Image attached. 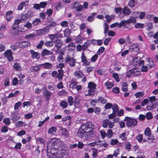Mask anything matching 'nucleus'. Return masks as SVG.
<instances>
[{
    "mask_svg": "<svg viewBox=\"0 0 158 158\" xmlns=\"http://www.w3.org/2000/svg\"><path fill=\"white\" fill-rule=\"evenodd\" d=\"M47 147L48 156H50L51 154L54 158H67L68 156L69 151L66 147L56 148L52 146L48 147L47 146Z\"/></svg>",
    "mask_w": 158,
    "mask_h": 158,
    "instance_id": "nucleus-1",
    "label": "nucleus"
},
{
    "mask_svg": "<svg viewBox=\"0 0 158 158\" xmlns=\"http://www.w3.org/2000/svg\"><path fill=\"white\" fill-rule=\"evenodd\" d=\"M94 125L91 122L83 123L78 130L77 135L81 138L85 137L86 138L90 139L94 136Z\"/></svg>",
    "mask_w": 158,
    "mask_h": 158,
    "instance_id": "nucleus-2",
    "label": "nucleus"
},
{
    "mask_svg": "<svg viewBox=\"0 0 158 158\" xmlns=\"http://www.w3.org/2000/svg\"><path fill=\"white\" fill-rule=\"evenodd\" d=\"M124 121L126 122V126L128 127H135L138 123V121L136 119L128 117H126Z\"/></svg>",
    "mask_w": 158,
    "mask_h": 158,
    "instance_id": "nucleus-3",
    "label": "nucleus"
},
{
    "mask_svg": "<svg viewBox=\"0 0 158 158\" xmlns=\"http://www.w3.org/2000/svg\"><path fill=\"white\" fill-rule=\"evenodd\" d=\"M58 73L56 71H53L52 73V76L55 78H57L59 81L62 80L63 75L64 71L62 69H60L58 70Z\"/></svg>",
    "mask_w": 158,
    "mask_h": 158,
    "instance_id": "nucleus-4",
    "label": "nucleus"
},
{
    "mask_svg": "<svg viewBox=\"0 0 158 158\" xmlns=\"http://www.w3.org/2000/svg\"><path fill=\"white\" fill-rule=\"evenodd\" d=\"M42 91L46 100L48 101L50 99L51 96L52 94V93L45 87H44L42 89Z\"/></svg>",
    "mask_w": 158,
    "mask_h": 158,
    "instance_id": "nucleus-5",
    "label": "nucleus"
},
{
    "mask_svg": "<svg viewBox=\"0 0 158 158\" xmlns=\"http://www.w3.org/2000/svg\"><path fill=\"white\" fill-rule=\"evenodd\" d=\"M60 140L57 139L55 138H53L51 139V141L48 143L47 146L48 147L50 146L55 147V146L58 145L59 144Z\"/></svg>",
    "mask_w": 158,
    "mask_h": 158,
    "instance_id": "nucleus-6",
    "label": "nucleus"
},
{
    "mask_svg": "<svg viewBox=\"0 0 158 158\" xmlns=\"http://www.w3.org/2000/svg\"><path fill=\"white\" fill-rule=\"evenodd\" d=\"M18 46L22 48H26L30 46L31 44L29 41H19L18 42Z\"/></svg>",
    "mask_w": 158,
    "mask_h": 158,
    "instance_id": "nucleus-7",
    "label": "nucleus"
},
{
    "mask_svg": "<svg viewBox=\"0 0 158 158\" xmlns=\"http://www.w3.org/2000/svg\"><path fill=\"white\" fill-rule=\"evenodd\" d=\"M5 56L10 62L13 61L12 52L10 50L6 51L4 53Z\"/></svg>",
    "mask_w": 158,
    "mask_h": 158,
    "instance_id": "nucleus-8",
    "label": "nucleus"
},
{
    "mask_svg": "<svg viewBox=\"0 0 158 158\" xmlns=\"http://www.w3.org/2000/svg\"><path fill=\"white\" fill-rule=\"evenodd\" d=\"M48 31V27H46L43 29L37 30L36 33L38 35H41L45 34Z\"/></svg>",
    "mask_w": 158,
    "mask_h": 158,
    "instance_id": "nucleus-9",
    "label": "nucleus"
},
{
    "mask_svg": "<svg viewBox=\"0 0 158 158\" xmlns=\"http://www.w3.org/2000/svg\"><path fill=\"white\" fill-rule=\"evenodd\" d=\"M5 16L6 19L7 21H11L13 17V12L10 10L7 11L6 13Z\"/></svg>",
    "mask_w": 158,
    "mask_h": 158,
    "instance_id": "nucleus-10",
    "label": "nucleus"
},
{
    "mask_svg": "<svg viewBox=\"0 0 158 158\" xmlns=\"http://www.w3.org/2000/svg\"><path fill=\"white\" fill-rule=\"evenodd\" d=\"M130 75H133L135 76L138 75L140 73V72L138 70L136 69H133L130 70L128 72Z\"/></svg>",
    "mask_w": 158,
    "mask_h": 158,
    "instance_id": "nucleus-11",
    "label": "nucleus"
},
{
    "mask_svg": "<svg viewBox=\"0 0 158 158\" xmlns=\"http://www.w3.org/2000/svg\"><path fill=\"white\" fill-rule=\"evenodd\" d=\"M59 128L61 129V132L62 135H64L65 137H69V131L66 129L63 128L61 126L59 127Z\"/></svg>",
    "mask_w": 158,
    "mask_h": 158,
    "instance_id": "nucleus-12",
    "label": "nucleus"
},
{
    "mask_svg": "<svg viewBox=\"0 0 158 158\" xmlns=\"http://www.w3.org/2000/svg\"><path fill=\"white\" fill-rule=\"evenodd\" d=\"M30 52L33 58H35L37 60L40 58V55L38 52H35L33 50H30Z\"/></svg>",
    "mask_w": 158,
    "mask_h": 158,
    "instance_id": "nucleus-13",
    "label": "nucleus"
},
{
    "mask_svg": "<svg viewBox=\"0 0 158 158\" xmlns=\"http://www.w3.org/2000/svg\"><path fill=\"white\" fill-rule=\"evenodd\" d=\"M52 54V52L50 51H49L45 49L43 50L42 51L41 54V56L42 57H44L45 56L51 55Z\"/></svg>",
    "mask_w": 158,
    "mask_h": 158,
    "instance_id": "nucleus-14",
    "label": "nucleus"
},
{
    "mask_svg": "<svg viewBox=\"0 0 158 158\" xmlns=\"http://www.w3.org/2000/svg\"><path fill=\"white\" fill-rule=\"evenodd\" d=\"M122 13L124 15H128L131 14V11L127 7L125 6L122 9Z\"/></svg>",
    "mask_w": 158,
    "mask_h": 158,
    "instance_id": "nucleus-15",
    "label": "nucleus"
},
{
    "mask_svg": "<svg viewBox=\"0 0 158 158\" xmlns=\"http://www.w3.org/2000/svg\"><path fill=\"white\" fill-rule=\"evenodd\" d=\"M54 8L57 11H59L63 7L61 2L58 1L56 2L54 5Z\"/></svg>",
    "mask_w": 158,
    "mask_h": 158,
    "instance_id": "nucleus-16",
    "label": "nucleus"
},
{
    "mask_svg": "<svg viewBox=\"0 0 158 158\" xmlns=\"http://www.w3.org/2000/svg\"><path fill=\"white\" fill-rule=\"evenodd\" d=\"M20 118V116L19 114L17 112L14 113L12 115L11 119L13 121H16L19 120Z\"/></svg>",
    "mask_w": 158,
    "mask_h": 158,
    "instance_id": "nucleus-17",
    "label": "nucleus"
},
{
    "mask_svg": "<svg viewBox=\"0 0 158 158\" xmlns=\"http://www.w3.org/2000/svg\"><path fill=\"white\" fill-rule=\"evenodd\" d=\"M49 36L52 42H56L58 40V35L57 34H50Z\"/></svg>",
    "mask_w": 158,
    "mask_h": 158,
    "instance_id": "nucleus-18",
    "label": "nucleus"
},
{
    "mask_svg": "<svg viewBox=\"0 0 158 158\" xmlns=\"http://www.w3.org/2000/svg\"><path fill=\"white\" fill-rule=\"evenodd\" d=\"M29 2L28 1H26V2H22L19 5L18 9L19 10H21L23 8L24 6H26L27 5Z\"/></svg>",
    "mask_w": 158,
    "mask_h": 158,
    "instance_id": "nucleus-19",
    "label": "nucleus"
},
{
    "mask_svg": "<svg viewBox=\"0 0 158 158\" xmlns=\"http://www.w3.org/2000/svg\"><path fill=\"white\" fill-rule=\"evenodd\" d=\"M41 64H39L35 66H32L30 69V71L32 72H38L40 69Z\"/></svg>",
    "mask_w": 158,
    "mask_h": 158,
    "instance_id": "nucleus-20",
    "label": "nucleus"
},
{
    "mask_svg": "<svg viewBox=\"0 0 158 158\" xmlns=\"http://www.w3.org/2000/svg\"><path fill=\"white\" fill-rule=\"evenodd\" d=\"M57 129L56 127H52L48 131V133L51 135H54L56 134Z\"/></svg>",
    "mask_w": 158,
    "mask_h": 158,
    "instance_id": "nucleus-21",
    "label": "nucleus"
},
{
    "mask_svg": "<svg viewBox=\"0 0 158 158\" xmlns=\"http://www.w3.org/2000/svg\"><path fill=\"white\" fill-rule=\"evenodd\" d=\"M40 64L41 67L43 66L45 69H50L52 67V64L49 62H45Z\"/></svg>",
    "mask_w": 158,
    "mask_h": 158,
    "instance_id": "nucleus-22",
    "label": "nucleus"
},
{
    "mask_svg": "<svg viewBox=\"0 0 158 158\" xmlns=\"http://www.w3.org/2000/svg\"><path fill=\"white\" fill-rule=\"evenodd\" d=\"M31 11H28L27 13H26L24 14L23 16H22V19L24 20V18L23 17H25V18H29L32 16L31 15Z\"/></svg>",
    "mask_w": 158,
    "mask_h": 158,
    "instance_id": "nucleus-23",
    "label": "nucleus"
},
{
    "mask_svg": "<svg viewBox=\"0 0 158 158\" xmlns=\"http://www.w3.org/2000/svg\"><path fill=\"white\" fill-rule=\"evenodd\" d=\"M13 67L17 71H21L22 70V68L19 64L17 62L14 63Z\"/></svg>",
    "mask_w": 158,
    "mask_h": 158,
    "instance_id": "nucleus-24",
    "label": "nucleus"
},
{
    "mask_svg": "<svg viewBox=\"0 0 158 158\" xmlns=\"http://www.w3.org/2000/svg\"><path fill=\"white\" fill-rule=\"evenodd\" d=\"M136 21V19L135 17H131L129 19L126 20V23L127 24H129L131 23H135Z\"/></svg>",
    "mask_w": 158,
    "mask_h": 158,
    "instance_id": "nucleus-25",
    "label": "nucleus"
},
{
    "mask_svg": "<svg viewBox=\"0 0 158 158\" xmlns=\"http://www.w3.org/2000/svg\"><path fill=\"white\" fill-rule=\"evenodd\" d=\"M112 109L113 110V112L115 114H117L119 110V108L118 106L115 104H114L112 106Z\"/></svg>",
    "mask_w": 158,
    "mask_h": 158,
    "instance_id": "nucleus-26",
    "label": "nucleus"
},
{
    "mask_svg": "<svg viewBox=\"0 0 158 158\" xmlns=\"http://www.w3.org/2000/svg\"><path fill=\"white\" fill-rule=\"evenodd\" d=\"M64 35L65 37H67L66 42L68 43L69 42V29H66L64 31Z\"/></svg>",
    "mask_w": 158,
    "mask_h": 158,
    "instance_id": "nucleus-27",
    "label": "nucleus"
},
{
    "mask_svg": "<svg viewBox=\"0 0 158 158\" xmlns=\"http://www.w3.org/2000/svg\"><path fill=\"white\" fill-rule=\"evenodd\" d=\"M114 16L113 15H106L105 16V18L106 19V21L108 23H110L111 20L114 19Z\"/></svg>",
    "mask_w": 158,
    "mask_h": 158,
    "instance_id": "nucleus-28",
    "label": "nucleus"
},
{
    "mask_svg": "<svg viewBox=\"0 0 158 158\" xmlns=\"http://www.w3.org/2000/svg\"><path fill=\"white\" fill-rule=\"evenodd\" d=\"M98 103L100 102L102 104H105L107 102V100L101 96L98 97Z\"/></svg>",
    "mask_w": 158,
    "mask_h": 158,
    "instance_id": "nucleus-29",
    "label": "nucleus"
},
{
    "mask_svg": "<svg viewBox=\"0 0 158 158\" xmlns=\"http://www.w3.org/2000/svg\"><path fill=\"white\" fill-rule=\"evenodd\" d=\"M36 35L34 33H31L26 35L25 36V38L27 40L31 39H34L36 36Z\"/></svg>",
    "mask_w": 158,
    "mask_h": 158,
    "instance_id": "nucleus-30",
    "label": "nucleus"
},
{
    "mask_svg": "<svg viewBox=\"0 0 158 158\" xmlns=\"http://www.w3.org/2000/svg\"><path fill=\"white\" fill-rule=\"evenodd\" d=\"M128 84L126 82H123L122 85V89L123 91L125 92H127L128 90L127 86Z\"/></svg>",
    "mask_w": 158,
    "mask_h": 158,
    "instance_id": "nucleus-31",
    "label": "nucleus"
},
{
    "mask_svg": "<svg viewBox=\"0 0 158 158\" xmlns=\"http://www.w3.org/2000/svg\"><path fill=\"white\" fill-rule=\"evenodd\" d=\"M130 48L134 50L135 51H137L139 50L138 44H137L132 45L131 47Z\"/></svg>",
    "mask_w": 158,
    "mask_h": 158,
    "instance_id": "nucleus-32",
    "label": "nucleus"
},
{
    "mask_svg": "<svg viewBox=\"0 0 158 158\" xmlns=\"http://www.w3.org/2000/svg\"><path fill=\"white\" fill-rule=\"evenodd\" d=\"M77 83L74 81H71L70 84V88L72 89H76Z\"/></svg>",
    "mask_w": 158,
    "mask_h": 158,
    "instance_id": "nucleus-33",
    "label": "nucleus"
},
{
    "mask_svg": "<svg viewBox=\"0 0 158 158\" xmlns=\"http://www.w3.org/2000/svg\"><path fill=\"white\" fill-rule=\"evenodd\" d=\"M83 40V38L78 35L75 39V40L77 43H81L82 42Z\"/></svg>",
    "mask_w": 158,
    "mask_h": 158,
    "instance_id": "nucleus-34",
    "label": "nucleus"
},
{
    "mask_svg": "<svg viewBox=\"0 0 158 158\" xmlns=\"http://www.w3.org/2000/svg\"><path fill=\"white\" fill-rule=\"evenodd\" d=\"M96 86V84L92 82H89L88 84V87L89 89H95Z\"/></svg>",
    "mask_w": 158,
    "mask_h": 158,
    "instance_id": "nucleus-35",
    "label": "nucleus"
},
{
    "mask_svg": "<svg viewBox=\"0 0 158 158\" xmlns=\"http://www.w3.org/2000/svg\"><path fill=\"white\" fill-rule=\"evenodd\" d=\"M76 60L74 58H70V66L73 67L75 66Z\"/></svg>",
    "mask_w": 158,
    "mask_h": 158,
    "instance_id": "nucleus-36",
    "label": "nucleus"
},
{
    "mask_svg": "<svg viewBox=\"0 0 158 158\" xmlns=\"http://www.w3.org/2000/svg\"><path fill=\"white\" fill-rule=\"evenodd\" d=\"M100 143V141L98 140V141H95L88 144V145L91 147H94L97 145L98 146L99 145V143Z\"/></svg>",
    "mask_w": 158,
    "mask_h": 158,
    "instance_id": "nucleus-37",
    "label": "nucleus"
},
{
    "mask_svg": "<svg viewBox=\"0 0 158 158\" xmlns=\"http://www.w3.org/2000/svg\"><path fill=\"white\" fill-rule=\"evenodd\" d=\"M3 122L7 126L9 125L10 124V119L9 118H4Z\"/></svg>",
    "mask_w": 158,
    "mask_h": 158,
    "instance_id": "nucleus-38",
    "label": "nucleus"
},
{
    "mask_svg": "<svg viewBox=\"0 0 158 158\" xmlns=\"http://www.w3.org/2000/svg\"><path fill=\"white\" fill-rule=\"evenodd\" d=\"M75 76L77 77L78 78H80L82 77L84 75L83 73L80 71H76L75 73Z\"/></svg>",
    "mask_w": 158,
    "mask_h": 158,
    "instance_id": "nucleus-39",
    "label": "nucleus"
},
{
    "mask_svg": "<svg viewBox=\"0 0 158 158\" xmlns=\"http://www.w3.org/2000/svg\"><path fill=\"white\" fill-rule=\"evenodd\" d=\"M64 53L63 52H61L59 54L57 57V60L60 62H62L63 60V55Z\"/></svg>",
    "mask_w": 158,
    "mask_h": 158,
    "instance_id": "nucleus-40",
    "label": "nucleus"
},
{
    "mask_svg": "<svg viewBox=\"0 0 158 158\" xmlns=\"http://www.w3.org/2000/svg\"><path fill=\"white\" fill-rule=\"evenodd\" d=\"M92 149L93 150V157L94 158H96L98 154L97 150L95 148H92Z\"/></svg>",
    "mask_w": 158,
    "mask_h": 158,
    "instance_id": "nucleus-41",
    "label": "nucleus"
},
{
    "mask_svg": "<svg viewBox=\"0 0 158 158\" xmlns=\"http://www.w3.org/2000/svg\"><path fill=\"white\" fill-rule=\"evenodd\" d=\"M127 24L126 23V20H122V21L120 22V23H118V28H121L122 27H124L126 25V24Z\"/></svg>",
    "mask_w": 158,
    "mask_h": 158,
    "instance_id": "nucleus-42",
    "label": "nucleus"
},
{
    "mask_svg": "<svg viewBox=\"0 0 158 158\" xmlns=\"http://www.w3.org/2000/svg\"><path fill=\"white\" fill-rule=\"evenodd\" d=\"M41 20L40 19L37 18L35 19L32 22V24L34 26L37 25L40 22Z\"/></svg>",
    "mask_w": 158,
    "mask_h": 158,
    "instance_id": "nucleus-43",
    "label": "nucleus"
},
{
    "mask_svg": "<svg viewBox=\"0 0 158 158\" xmlns=\"http://www.w3.org/2000/svg\"><path fill=\"white\" fill-rule=\"evenodd\" d=\"M81 58L82 62H84L85 64H87L88 61L86 60V57L85 55L84 52L82 53Z\"/></svg>",
    "mask_w": 158,
    "mask_h": 158,
    "instance_id": "nucleus-44",
    "label": "nucleus"
},
{
    "mask_svg": "<svg viewBox=\"0 0 158 158\" xmlns=\"http://www.w3.org/2000/svg\"><path fill=\"white\" fill-rule=\"evenodd\" d=\"M109 121V120L108 119L104 120L102 123L103 127H106L108 125Z\"/></svg>",
    "mask_w": 158,
    "mask_h": 158,
    "instance_id": "nucleus-45",
    "label": "nucleus"
},
{
    "mask_svg": "<svg viewBox=\"0 0 158 158\" xmlns=\"http://www.w3.org/2000/svg\"><path fill=\"white\" fill-rule=\"evenodd\" d=\"M145 117L148 120L152 119L153 118L152 113L151 112L147 113L145 115Z\"/></svg>",
    "mask_w": 158,
    "mask_h": 158,
    "instance_id": "nucleus-46",
    "label": "nucleus"
},
{
    "mask_svg": "<svg viewBox=\"0 0 158 158\" xmlns=\"http://www.w3.org/2000/svg\"><path fill=\"white\" fill-rule=\"evenodd\" d=\"M44 44V41L43 40L40 41L39 43L36 45V48L37 49L41 48Z\"/></svg>",
    "mask_w": 158,
    "mask_h": 158,
    "instance_id": "nucleus-47",
    "label": "nucleus"
},
{
    "mask_svg": "<svg viewBox=\"0 0 158 158\" xmlns=\"http://www.w3.org/2000/svg\"><path fill=\"white\" fill-rule=\"evenodd\" d=\"M56 42L55 46L58 49L60 48L63 44V43L60 40H57Z\"/></svg>",
    "mask_w": 158,
    "mask_h": 158,
    "instance_id": "nucleus-48",
    "label": "nucleus"
},
{
    "mask_svg": "<svg viewBox=\"0 0 158 158\" xmlns=\"http://www.w3.org/2000/svg\"><path fill=\"white\" fill-rule=\"evenodd\" d=\"M151 131L149 127L147 128L145 131L144 134L147 136H149L151 135Z\"/></svg>",
    "mask_w": 158,
    "mask_h": 158,
    "instance_id": "nucleus-49",
    "label": "nucleus"
},
{
    "mask_svg": "<svg viewBox=\"0 0 158 158\" xmlns=\"http://www.w3.org/2000/svg\"><path fill=\"white\" fill-rule=\"evenodd\" d=\"M22 103L21 102L19 101L15 104L14 106V108L15 110H16L18 109L19 107L20 106Z\"/></svg>",
    "mask_w": 158,
    "mask_h": 158,
    "instance_id": "nucleus-50",
    "label": "nucleus"
},
{
    "mask_svg": "<svg viewBox=\"0 0 158 158\" xmlns=\"http://www.w3.org/2000/svg\"><path fill=\"white\" fill-rule=\"evenodd\" d=\"M60 105L63 108H66L68 106V104L65 101H62L60 103Z\"/></svg>",
    "mask_w": 158,
    "mask_h": 158,
    "instance_id": "nucleus-51",
    "label": "nucleus"
},
{
    "mask_svg": "<svg viewBox=\"0 0 158 158\" xmlns=\"http://www.w3.org/2000/svg\"><path fill=\"white\" fill-rule=\"evenodd\" d=\"M113 77L115 80L116 81L118 82L119 81V79L117 73H114L113 74Z\"/></svg>",
    "mask_w": 158,
    "mask_h": 158,
    "instance_id": "nucleus-52",
    "label": "nucleus"
},
{
    "mask_svg": "<svg viewBox=\"0 0 158 158\" xmlns=\"http://www.w3.org/2000/svg\"><path fill=\"white\" fill-rule=\"evenodd\" d=\"M53 13V10L51 9H48L46 12V14L48 16H50L52 15Z\"/></svg>",
    "mask_w": 158,
    "mask_h": 158,
    "instance_id": "nucleus-53",
    "label": "nucleus"
},
{
    "mask_svg": "<svg viewBox=\"0 0 158 158\" xmlns=\"http://www.w3.org/2000/svg\"><path fill=\"white\" fill-rule=\"evenodd\" d=\"M36 140L38 142H40V143L44 144L45 143V140L44 139H43L41 138H38L36 139Z\"/></svg>",
    "mask_w": 158,
    "mask_h": 158,
    "instance_id": "nucleus-54",
    "label": "nucleus"
},
{
    "mask_svg": "<svg viewBox=\"0 0 158 158\" xmlns=\"http://www.w3.org/2000/svg\"><path fill=\"white\" fill-rule=\"evenodd\" d=\"M104 33L106 34L109 30V26L106 23H105L104 24Z\"/></svg>",
    "mask_w": 158,
    "mask_h": 158,
    "instance_id": "nucleus-55",
    "label": "nucleus"
},
{
    "mask_svg": "<svg viewBox=\"0 0 158 158\" xmlns=\"http://www.w3.org/2000/svg\"><path fill=\"white\" fill-rule=\"evenodd\" d=\"M32 105V103L31 102L27 101L23 102V107L24 108L26 106H30Z\"/></svg>",
    "mask_w": 158,
    "mask_h": 158,
    "instance_id": "nucleus-56",
    "label": "nucleus"
},
{
    "mask_svg": "<svg viewBox=\"0 0 158 158\" xmlns=\"http://www.w3.org/2000/svg\"><path fill=\"white\" fill-rule=\"evenodd\" d=\"M18 83V81L17 78L15 77L13 79L12 84L14 86L16 85Z\"/></svg>",
    "mask_w": 158,
    "mask_h": 158,
    "instance_id": "nucleus-57",
    "label": "nucleus"
},
{
    "mask_svg": "<svg viewBox=\"0 0 158 158\" xmlns=\"http://www.w3.org/2000/svg\"><path fill=\"white\" fill-rule=\"evenodd\" d=\"M135 0H131L129 2L128 6L131 7H133L135 6Z\"/></svg>",
    "mask_w": 158,
    "mask_h": 158,
    "instance_id": "nucleus-58",
    "label": "nucleus"
},
{
    "mask_svg": "<svg viewBox=\"0 0 158 158\" xmlns=\"http://www.w3.org/2000/svg\"><path fill=\"white\" fill-rule=\"evenodd\" d=\"M26 134V131L24 130H21L19 131L17 134L18 136H20Z\"/></svg>",
    "mask_w": 158,
    "mask_h": 158,
    "instance_id": "nucleus-59",
    "label": "nucleus"
},
{
    "mask_svg": "<svg viewBox=\"0 0 158 158\" xmlns=\"http://www.w3.org/2000/svg\"><path fill=\"white\" fill-rule=\"evenodd\" d=\"M24 27L27 28L28 29H31V28L32 25L31 23L29 22H27L24 25Z\"/></svg>",
    "mask_w": 158,
    "mask_h": 158,
    "instance_id": "nucleus-60",
    "label": "nucleus"
},
{
    "mask_svg": "<svg viewBox=\"0 0 158 158\" xmlns=\"http://www.w3.org/2000/svg\"><path fill=\"white\" fill-rule=\"evenodd\" d=\"M8 129L7 127L6 126L2 127L1 129V131L2 132L5 133L8 131Z\"/></svg>",
    "mask_w": 158,
    "mask_h": 158,
    "instance_id": "nucleus-61",
    "label": "nucleus"
},
{
    "mask_svg": "<svg viewBox=\"0 0 158 158\" xmlns=\"http://www.w3.org/2000/svg\"><path fill=\"white\" fill-rule=\"evenodd\" d=\"M139 59H140V58H139L137 57L135 58L133 61V64L135 65H136L138 63L139 64Z\"/></svg>",
    "mask_w": 158,
    "mask_h": 158,
    "instance_id": "nucleus-62",
    "label": "nucleus"
},
{
    "mask_svg": "<svg viewBox=\"0 0 158 158\" xmlns=\"http://www.w3.org/2000/svg\"><path fill=\"white\" fill-rule=\"evenodd\" d=\"M144 24L143 23H137L135 25V27L136 28H143V27Z\"/></svg>",
    "mask_w": 158,
    "mask_h": 158,
    "instance_id": "nucleus-63",
    "label": "nucleus"
},
{
    "mask_svg": "<svg viewBox=\"0 0 158 158\" xmlns=\"http://www.w3.org/2000/svg\"><path fill=\"white\" fill-rule=\"evenodd\" d=\"M23 124V122L22 121H19L16 122L15 125L16 127H21Z\"/></svg>",
    "mask_w": 158,
    "mask_h": 158,
    "instance_id": "nucleus-64",
    "label": "nucleus"
}]
</instances>
